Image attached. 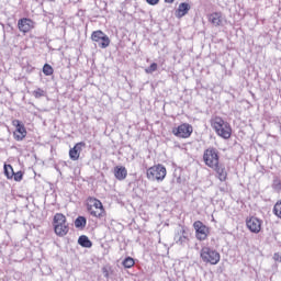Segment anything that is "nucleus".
Masks as SVG:
<instances>
[{
    "mask_svg": "<svg viewBox=\"0 0 281 281\" xmlns=\"http://www.w3.org/2000/svg\"><path fill=\"white\" fill-rule=\"evenodd\" d=\"M211 124L215 133L223 139H229L232 137V126L221 116L213 119Z\"/></svg>",
    "mask_w": 281,
    "mask_h": 281,
    "instance_id": "nucleus-1",
    "label": "nucleus"
},
{
    "mask_svg": "<svg viewBox=\"0 0 281 281\" xmlns=\"http://www.w3.org/2000/svg\"><path fill=\"white\" fill-rule=\"evenodd\" d=\"M54 232L57 236H67L69 234V224L63 213H56L53 218Z\"/></svg>",
    "mask_w": 281,
    "mask_h": 281,
    "instance_id": "nucleus-2",
    "label": "nucleus"
},
{
    "mask_svg": "<svg viewBox=\"0 0 281 281\" xmlns=\"http://www.w3.org/2000/svg\"><path fill=\"white\" fill-rule=\"evenodd\" d=\"M200 258L206 265H218L221 262V254L210 247H203L201 249Z\"/></svg>",
    "mask_w": 281,
    "mask_h": 281,
    "instance_id": "nucleus-3",
    "label": "nucleus"
},
{
    "mask_svg": "<svg viewBox=\"0 0 281 281\" xmlns=\"http://www.w3.org/2000/svg\"><path fill=\"white\" fill-rule=\"evenodd\" d=\"M203 161L209 168H216L220 164L218 149L214 147H209L204 150Z\"/></svg>",
    "mask_w": 281,
    "mask_h": 281,
    "instance_id": "nucleus-4",
    "label": "nucleus"
},
{
    "mask_svg": "<svg viewBox=\"0 0 281 281\" xmlns=\"http://www.w3.org/2000/svg\"><path fill=\"white\" fill-rule=\"evenodd\" d=\"M147 179L149 181H164L166 179V167L162 165L150 167L147 169Z\"/></svg>",
    "mask_w": 281,
    "mask_h": 281,
    "instance_id": "nucleus-5",
    "label": "nucleus"
},
{
    "mask_svg": "<svg viewBox=\"0 0 281 281\" xmlns=\"http://www.w3.org/2000/svg\"><path fill=\"white\" fill-rule=\"evenodd\" d=\"M91 38L94 43H98L101 49H106L111 45V38L100 30L92 32Z\"/></svg>",
    "mask_w": 281,
    "mask_h": 281,
    "instance_id": "nucleus-6",
    "label": "nucleus"
},
{
    "mask_svg": "<svg viewBox=\"0 0 281 281\" xmlns=\"http://www.w3.org/2000/svg\"><path fill=\"white\" fill-rule=\"evenodd\" d=\"M193 228L195 229V238H198V240H205L207 238V234H210V228L205 226L203 222H194Z\"/></svg>",
    "mask_w": 281,
    "mask_h": 281,
    "instance_id": "nucleus-7",
    "label": "nucleus"
},
{
    "mask_svg": "<svg viewBox=\"0 0 281 281\" xmlns=\"http://www.w3.org/2000/svg\"><path fill=\"white\" fill-rule=\"evenodd\" d=\"M12 124H13V126H15V132L13 133L14 139H16V142H23V139H25V137L27 135L25 125L23 124V122H21L19 120H14L12 122Z\"/></svg>",
    "mask_w": 281,
    "mask_h": 281,
    "instance_id": "nucleus-8",
    "label": "nucleus"
},
{
    "mask_svg": "<svg viewBox=\"0 0 281 281\" xmlns=\"http://www.w3.org/2000/svg\"><path fill=\"white\" fill-rule=\"evenodd\" d=\"M192 125L188 124V123H183L178 127H175L172 130L173 135H176V137H181L182 139H187V137H190V135H192Z\"/></svg>",
    "mask_w": 281,
    "mask_h": 281,
    "instance_id": "nucleus-9",
    "label": "nucleus"
},
{
    "mask_svg": "<svg viewBox=\"0 0 281 281\" xmlns=\"http://www.w3.org/2000/svg\"><path fill=\"white\" fill-rule=\"evenodd\" d=\"M189 236L190 234L186 229L181 228L175 234L173 240L176 245H180V247H187V245L190 243Z\"/></svg>",
    "mask_w": 281,
    "mask_h": 281,
    "instance_id": "nucleus-10",
    "label": "nucleus"
},
{
    "mask_svg": "<svg viewBox=\"0 0 281 281\" xmlns=\"http://www.w3.org/2000/svg\"><path fill=\"white\" fill-rule=\"evenodd\" d=\"M246 225L252 234H260V229H262V222L258 217H250L246 221Z\"/></svg>",
    "mask_w": 281,
    "mask_h": 281,
    "instance_id": "nucleus-11",
    "label": "nucleus"
},
{
    "mask_svg": "<svg viewBox=\"0 0 281 281\" xmlns=\"http://www.w3.org/2000/svg\"><path fill=\"white\" fill-rule=\"evenodd\" d=\"M87 146L85 142L77 143L72 148L69 150V158L71 161H78L80 159V154L82 153V148Z\"/></svg>",
    "mask_w": 281,
    "mask_h": 281,
    "instance_id": "nucleus-12",
    "label": "nucleus"
},
{
    "mask_svg": "<svg viewBox=\"0 0 281 281\" xmlns=\"http://www.w3.org/2000/svg\"><path fill=\"white\" fill-rule=\"evenodd\" d=\"M18 27L20 32H23L24 34H27L30 30H34V21L27 18L20 19L18 21Z\"/></svg>",
    "mask_w": 281,
    "mask_h": 281,
    "instance_id": "nucleus-13",
    "label": "nucleus"
},
{
    "mask_svg": "<svg viewBox=\"0 0 281 281\" xmlns=\"http://www.w3.org/2000/svg\"><path fill=\"white\" fill-rule=\"evenodd\" d=\"M190 3L188 2H181L178 7V9L176 10V16L177 19H183V16H186V14H188V12H190Z\"/></svg>",
    "mask_w": 281,
    "mask_h": 281,
    "instance_id": "nucleus-14",
    "label": "nucleus"
},
{
    "mask_svg": "<svg viewBox=\"0 0 281 281\" xmlns=\"http://www.w3.org/2000/svg\"><path fill=\"white\" fill-rule=\"evenodd\" d=\"M209 21L214 27H220L223 24V16L220 12H214L209 15Z\"/></svg>",
    "mask_w": 281,
    "mask_h": 281,
    "instance_id": "nucleus-15",
    "label": "nucleus"
},
{
    "mask_svg": "<svg viewBox=\"0 0 281 281\" xmlns=\"http://www.w3.org/2000/svg\"><path fill=\"white\" fill-rule=\"evenodd\" d=\"M127 175L128 171L126 170V167L120 166L114 168V177H116L119 181H124Z\"/></svg>",
    "mask_w": 281,
    "mask_h": 281,
    "instance_id": "nucleus-16",
    "label": "nucleus"
},
{
    "mask_svg": "<svg viewBox=\"0 0 281 281\" xmlns=\"http://www.w3.org/2000/svg\"><path fill=\"white\" fill-rule=\"evenodd\" d=\"M218 175L221 181H225L227 179V171L225 170V166L217 162L215 167H211Z\"/></svg>",
    "mask_w": 281,
    "mask_h": 281,
    "instance_id": "nucleus-17",
    "label": "nucleus"
},
{
    "mask_svg": "<svg viewBox=\"0 0 281 281\" xmlns=\"http://www.w3.org/2000/svg\"><path fill=\"white\" fill-rule=\"evenodd\" d=\"M78 245H80V247H85L86 249H91L93 247V243L87 235L79 236Z\"/></svg>",
    "mask_w": 281,
    "mask_h": 281,
    "instance_id": "nucleus-18",
    "label": "nucleus"
},
{
    "mask_svg": "<svg viewBox=\"0 0 281 281\" xmlns=\"http://www.w3.org/2000/svg\"><path fill=\"white\" fill-rule=\"evenodd\" d=\"M75 227L77 229H85L87 227V217L85 216H78L75 220Z\"/></svg>",
    "mask_w": 281,
    "mask_h": 281,
    "instance_id": "nucleus-19",
    "label": "nucleus"
},
{
    "mask_svg": "<svg viewBox=\"0 0 281 281\" xmlns=\"http://www.w3.org/2000/svg\"><path fill=\"white\" fill-rule=\"evenodd\" d=\"M89 203H92L91 206L92 209L94 207L95 210H100L101 212H104V205H102V202L95 198H89L88 199Z\"/></svg>",
    "mask_w": 281,
    "mask_h": 281,
    "instance_id": "nucleus-20",
    "label": "nucleus"
},
{
    "mask_svg": "<svg viewBox=\"0 0 281 281\" xmlns=\"http://www.w3.org/2000/svg\"><path fill=\"white\" fill-rule=\"evenodd\" d=\"M271 188H272V190H274V192L280 194V192H281V180L278 176L273 177Z\"/></svg>",
    "mask_w": 281,
    "mask_h": 281,
    "instance_id": "nucleus-21",
    "label": "nucleus"
},
{
    "mask_svg": "<svg viewBox=\"0 0 281 281\" xmlns=\"http://www.w3.org/2000/svg\"><path fill=\"white\" fill-rule=\"evenodd\" d=\"M3 170L4 175L7 176V179H13L14 169L12 168V165L4 164Z\"/></svg>",
    "mask_w": 281,
    "mask_h": 281,
    "instance_id": "nucleus-22",
    "label": "nucleus"
},
{
    "mask_svg": "<svg viewBox=\"0 0 281 281\" xmlns=\"http://www.w3.org/2000/svg\"><path fill=\"white\" fill-rule=\"evenodd\" d=\"M123 267H125V269H131L132 267L135 266V259H133V257H126L123 262H122Z\"/></svg>",
    "mask_w": 281,
    "mask_h": 281,
    "instance_id": "nucleus-23",
    "label": "nucleus"
},
{
    "mask_svg": "<svg viewBox=\"0 0 281 281\" xmlns=\"http://www.w3.org/2000/svg\"><path fill=\"white\" fill-rule=\"evenodd\" d=\"M88 212H90L91 216H95L97 218H102L104 212H102L101 210L95 211L93 210L92 205H88Z\"/></svg>",
    "mask_w": 281,
    "mask_h": 281,
    "instance_id": "nucleus-24",
    "label": "nucleus"
},
{
    "mask_svg": "<svg viewBox=\"0 0 281 281\" xmlns=\"http://www.w3.org/2000/svg\"><path fill=\"white\" fill-rule=\"evenodd\" d=\"M272 212H273L274 216H277L278 218H281V200H279L274 204Z\"/></svg>",
    "mask_w": 281,
    "mask_h": 281,
    "instance_id": "nucleus-25",
    "label": "nucleus"
},
{
    "mask_svg": "<svg viewBox=\"0 0 281 281\" xmlns=\"http://www.w3.org/2000/svg\"><path fill=\"white\" fill-rule=\"evenodd\" d=\"M43 74L44 76H53L54 75V68L49 64H45L43 67Z\"/></svg>",
    "mask_w": 281,
    "mask_h": 281,
    "instance_id": "nucleus-26",
    "label": "nucleus"
},
{
    "mask_svg": "<svg viewBox=\"0 0 281 281\" xmlns=\"http://www.w3.org/2000/svg\"><path fill=\"white\" fill-rule=\"evenodd\" d=\"M33 95L36 99L45 98V90L37 88L36 90L33 91Z\"/></svg>",
    "mask_w": 281,
    "mask_h": 281,
    "instance_id": "nucleus-27",
    "label": "nucleus"
},
{
    "mask_svg": "<svg viewBox=\"0 0 281 281\" xmlns=\"http://www.w3.org/2000/svg\"><path fill=\"white\" fill-rule=\"evenodd\" d=\"M156 69H157V63H153L148 68L145 69V71L146 74H154Z\"/></svg>",
    "mask_w": 281,
    "mask_h": 281,
    "instance_id": "nucleus-28",
    "label": "nucleus"
},
{
    "mask_svg": "<svg viewBox=\"0 0 281 281\" xmlns=\"http://www.w3.org/2000/svg\"><path fill=\"white\" fill-rule=\"evenodd\" d=\"M13 179L14 181H23V171L14 172Z\"/></svg>",
    "mask_w": 281,
    "mask_h": 281,
    "instance_id": "nucleus-29",
    "label": "nucleus"
},
{
    "mask_svg": "<svg viewBox=\"0 0 281 281\" xmlns=\"http://www.w3.org/2000/svg\"><path fill=\"white\" fill-rule=\"evenodd\" d=\"M273 260H276V262H281V256H280V254L276 252V254L273 255Z\"/></svg>",
    "mask_w": 281,
    "mask_h": 281,
    "instance_id": "nucleus-30",
    "label": "nucleus"
},
{
    "mask_svg": "<svg viewBox=\"0 0 281 281\" xmlns=\"http://www.w3.org/2000/svg\"><path fill=\"white\" fill-rule=\"evenodd\" d=\"M149 5H157L159 3V0H146Z\"/></svg>",
    "mask_w": 281,
    "mask_h": 281,
    "instance_id": "nucleus-31",
    "label": "nucleus"
},
{
    "mask_svg": "<svg viewBox=\"0 0 281 281\" xmlns=\"http://www.w3.org/2000/svg\"><path fill=\"white\" fill-rule=\"evenodd\" d=\"M103 274L104 278H109V270H106V268H103Z\"/></svg>",
    "mask_w": 281,
    "mask_h": 281,
    "instance_id": "nucleus-32",
    "label": "nucleus"
},
{
    "mask_svg": "<svg viewBox=\"0 0 281 281\" xmlns=\"http://www.w3.org/2000/svg\"><path fill=\"white\" fill-rule=\"evenodd\" d=\"M175 0H165V3H172Z\"/></svg>",
    "mask_w": 281,
    "mask_h": 281,
    "instance_id": "nucleus-33",
    "label": "nucleus"
}]
</instances>
